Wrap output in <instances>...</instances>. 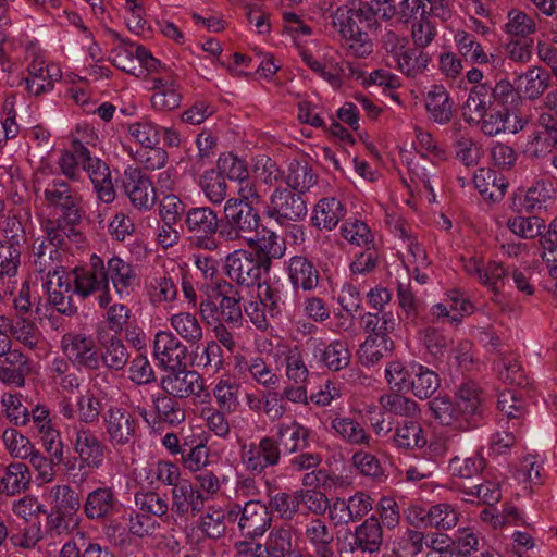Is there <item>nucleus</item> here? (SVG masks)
<instances>
[{
	"instance_id": "f257e3e1",
	"label": "nucleus",
	"mask_w": 557,
	"mask_h": 557,
	"mask_svg": "<svg viewBox=\"0 0 557 557\" xmlns=\"http://www.w3.org/2000/svg\"><path fill=\"white\" fill-rule=\"evenodd\" d=\"M487 395L473 380L456 386L454 399L438 395L428 403L432 417L442 425L468 432L479 428L486 412Z\"/></svg>"
},
{
	"instance_id": "f03ea898",
	"label": "nucleus",
	"mask_w": 557,
	"mask_h": 557,
	"mask_svg": "<svg viewBox=\"0 0 557 557\" xmlns=\"http://www.w3.org/2000/svg\"><path fill=\"white\" fill-rule=\"evenodd\" d=\"M49 175L47 169H38L34 174V189L36 193L42 189L45 206L59 213L54 219H47L42 227L55 226L61 232L70 233L74 238H81L83 234L77 230L82 221V195L65 180L57 176L46 182Z\"/></svg>"
},
{
	"instance_id": "7ed1b4c3",
	"label": "nucleus",
	"mask_w": 557,
	"mask_h": 557,
	"mask_svg": "<svg viewBox=\"0 0 557 557\" xmlns=\"http://www.w3.org/2000/svg\"><path fill=\"white\" fill-rule=\"evenodd\" d=\"M331 18L332 26L351 54L364 58L372 52L373 44L363 29V24L369 25L371 21L363 14L359 0H348L332 13Z\"/></svg>"
},
{
	"instance_id": "20e7f679",
	"label": "nucleus",
	"mask_w": 557,
	"mask_h": 557,
	"mask_svg": "<svg viewBox=\"0 0 557 557\" xmlns=\"http://www.w3.org/2000/svg\"><path fill=\"white\" fill-rule=\"evenodd\" d=\"M220 237L225 242H246L252 246L253 235L260 226V215L250 203L230 198L220 219Z\"/></svg>"
},
{
	"instance_id": "39448f33",
	"label": "nucleus",
	"mask_w": 557,
	"mask_h": 557,
	"mask_svg": "<svg viewBox=\"0 0 557 557\" xmlns=\"http://www.w3.org/2000/svg\"><path fill=\"white\" fill-rule=\"evenodd\" d=\"M45 236L37 244H34L32 267L33 271L40 275V280H44L46 274H57L58 270H61L63 265L62 256L63 250L67 246V243H73L76 246H81L85 238H74L70 233L61 232L55 226L44 227Z\"/></svg>"
},
{
	"instance_id": "423d86ee",
	"label": "nucleus",
	"mask_w": 557,
	"mask_h": 557,
	"mask_svg": "<svg viewBox=\"0 0 557 557\" xmlns=\"http://www.w3.org/2000/svg\"><path fill=\"white\" fill-rule=\"evenodd\" d=\"M219 304L210 297L199 302V314L208 325L215 322L227 323L231 329H238L243 324V311L240 306L242 296L239 292L227 281L221 280L215 283Z\"/></svg>"
},
{
	"instance_id": "0eeeda50",
	"label": "nucleus",
	"mask_w": 557,
	"mask_h": 557,
	"mask_svg": "<svg viewBox=\"0 0 557 557\" xmlns=\"http://www.w3.org/2000/svg\"><path fill=\"white\" fill-rule=\"evenodd\" d=\"M70 275L73 282V294L79 298L87 299L100 292L97 296L98 306L107 308L111 302L110 288H107L104 262L99 256L94 253L86 265L75 267L71 270Z\"/></svg>"
},
{
	"instance_id": "6e6552de",
	"label": "nucleus",
	"mask_w": 557,
	"mask_h": 557,
	"mask_svg": "<svg viewBox=\"0 0 557 557\" xmlns=\"http://www.w3.org/2000/svg\"><path fill=\"white\" fill-rule=\"evenodd\" d=\"M184 227L188 239L198 248L214 250L218 243L215 234L220 235L221 221L218 213L210 207H193L184 218Z\"/></svg>"
},
{
	"instance_id": "1a4fd4ad",
	"label": "nucleus",
	"mask_w": 557,
	"mask_h": 557,
	"mask_svg": "<svg viewBox=\"0 0 557 557\" xmlns=\"http://www.w3.org/2000/svg\"><path fill=\"white\" fill-rule=\"evenodd\" d=\"M108 442L114 448L135 443L139 435L138 419L125 408L110 406L102 416Z\"/></svg>"
},
{
	"instance_id": "9d476101",
	"label": "nucleus",
	"mask_w": 557,
	"mask_h": 557,
	"mask_svg": "<svg viewBox=\"0 0 557 557\" xmlns=\"http://www.w3.org/2000/svg\"><path fill=\"white\" fill-rule=\"evenodd\" d=\"M280 443L273 436H263L259 442L244 444L240 448V460L245 469L255 475L267 468L275 467L281 460Z\"/></svg>"
},
{
	"instance_id": "9b49d317",
	"label": "nucleus",
	"mask_w": 557,
	"mask_h": 557,
	"mask_svg": "<svg viewBox=\"0 0 557 557\" xmlns=\"http://www.w3.org/2000/svg\"><path fill=\"white\" fill-rule=\"evenodd\" d=\"M160 379V387L163 393L176 398H201L205 392V382L195 370L185 367H172Z\"/></svg>"
},
{
	"instance_id": "f8f14e48",
	"label": "nucleus",
	"mask_w": 557,
	"mask_h": 557,
	"mask_svg": "<svg viewBox=\"0 0 557 557\" xmlns=\"http://www.w3.org/2000/svg\"><path fill=\"white\" fill-rule=\"evenodd\" d=\"M72 443L78 457L79 469L94 471L103 466L108 447L95 431L85 425H75Z\"/></svg>"
},
{
	"instance_id": "ddd939ff",
	"label": "nucleus",
	"mask_w": 557,
	"mask_h": 557,
	"mask_svg": "<svg viewBox=\"0 0 557 557\" xmlns=\"http://www.w3.org/2000/svg\"><path fill=\"white\" fill-rule=\"evenodd\" d=\"M301 195L287 188H276L270 197L267 215L281 225L304 220L308 209Z\"/></svg>"
},
{
	"instance_id": "4468645a",
	"label": "nucleus",
	"mask_w": 557,
	"mask_h": 557,
	"mask_svg": "<svg viewBox=\"0 0 557 557\" xmlns=\"http://www.w3.org/2000/svg\"><path fill=\"white\" fill-rule=\"evenodd\" d=\"M61 347L67 359L78 369L99 370V350L94 338L85 333H66Z\"/></svg>"
},
{
	"instance_id": "2eb2a0df",
	"label": "nucleus",
	"mask_w": 557,
	"mask_h": 557,
	"mask_svg": "<svg viewBox=\"0 0 557 557\" xmlns=\"http://www.w3.org/2000/svg\"><path fill=\"white\" fill-rule=\"evenodd\" d=\"M228 515L238 520L240 534L251 540L262 536L272 522L268 507L259 500H248L243 507L236 505Z\"/></svg>"
},
{
	"instance_id": "dca6fc26",
	"label": "nucleus",
	"mask_w": 557,
	"mask_h": 557,
	"mask_svg": "<svg viewBox=\"0 0 557 557\" xmlns=\"http://www.w3.org/2000/svg\"><path fill=\"white\" fill-rule=\"evenodd\" d=\"M58 409L64 419L76 420L79 422L78 425L86 426L99 421L103 406L101 399L92 391L87 389L77 396L75 403L70 397H62L58 403Z\"/></svg>"
},
{
	"instance_id": "f3484780",
	"label": "nucleus",
	"mask_w": 557,
	"mask_h": 557,
	"mask_svg": "<svg viewBox=\"0 0 557 557\" xmlns=\"http://www.w3.org/2000/svg\"><path fill=\"white\" fill-rule=\"evenodd\" d=\"M120 500L113 486H98L87 493L83 502V511L90 521H107L113 518L120 510Z\"/></svg>"
},
{
	"instance_id": "a211bd4d",
	"label": "nucleus",
	"mask_w": 557,
	"mask_h": 557,
	"mask_svg": "<svg viewBox=\"0 0 557 557\" xmlns=\"http://www.w3.org/2000/svg\"><path fill=\"white\" fill-rule=\"evenodd\" d=\"M373 508V499L363 492H357L348 498L336 497L332 500L329 519L335 527L347 525L361 520Z\"/></svg>"
},
{
	"instance_id": "6ab92c4d",
	"label": "nucleus",
	"mask_w": 557,
	"mask_h": 557,
	"mask_svg": "<svg viewBox=\"0 0 557 557\" xmlns=\"http://www.w3.org/2000/svg\"><path fill=\"white\" fill-rule=\"evenodd\" d=\"M227 276L239 285L251 286L259 282L264 264L253 252L238 249L226 257Z\"/></svg>"
},
{
	"instance_id": "aec40b11",
	"label": "nucleus",
	"mask_w": 557,
	"mask_h": 557,
	"mask_svg": "<svg viewBox=\"0 0 557 557\" xmlns=\"http://www.w3.org/2000/svg\"><path fill=\"white\" fill-rule=\"evenodd\" d=\"M122 186L132 205L141 210L153 207L157 196L152 181L139 168L124 170Z\"/></svg>"
},
{
	"instance_id": "412c9836",
	"label": "nucleus",
	"mask_w": 557,
	"mask_h": 557,
	"mask_svg": "<svg viewBox=\"0 0 557 557\" xmlns=\"http://www.w3.org/2000/svg\"><path fill=\"white\" fill-rule=\"evenodd\" d=\"M304 541L311 546L317 557H336L334 550V531L326 521L320 517H312L304 524Z\"/></svg>"
},
{
	"instance_id": "4be33fe9",
	"label": "nucleus",
	"mask_w": 557,
	"mask_h": 557,
	"mask_svg": "<svg viewBox=\"0 0 557 557\" xmlns=\"http://www.w3.org/2000/svg\"><path fill=\"white\" fill-rule=\"evenodd\" d=\"M107 288L112 283L115 294L120 298L128 297L135 288L137 274L132 263L120 257H112L104 264Z\"/></svg>"
},
{
	"instance_id": "5701e85b",
	"label": "nucleus",
	"mask_w": 557,
	"mask_h": 557,
	"mask_svg": "<svg viewBox=\"0 0 557 557\" xmlns=\"http://www.w3.org/2000/svg\"><path fill=\"white\" fill-rule=\"evenodd\" d=\"M383 545V528L379 519L371 516L355 528L352 541L349 543L350 552L362 554H376Z\"/></svg>"
},
{
	"instance_id": "b1692460",
	"label": "nucleus",
	"mask_w": 557,
	"mask_h": 557,
	"mask_svg": "<svg viewBox=\"0 0 557 557\" xmlns=\"http://www.w3.org/2000/svg\"><path fill=\"white\" fill-rule=\"evenodd\" d=\"M171 509L178 517L193 516L202 511L205 500L207 499L201 491L193 485L188 480H182L180 484L171 491Z\"/></svg>"
},
{
	"instance_id": "393cba45",
	"label": "nucleus",
	"mask_w": 557,
	"mask_h": 557,
	"mask_svg": "<svg viewBox=\"0 0 557 557\" xmlns=\"http://www.w3.org/2000/svg\"><path fill=\"white\" fill-rule=\"evenodd\" d=\"M153 355L164 369L180 367L186 358V346L172 333L160 331L154 336Z\"/></svg>"
},
{
	"instance_id": "a878e982",
	"label": "nucleus",
	"mask_w": 557,
	"mask_h": 557,
	"mask_svg": "<svg viewBox=\"0 0 557 557\" xmlns=\"http://www.w3.org/2000/svg\"><path fill=\"white\" fill-rule=\"evenodd\" d=\"M32 372L30 359L16 349H9L0 358V382L5 385L21 388L25 379Z\"/></svg>"
},
{
	"instance_id": "bb28decb",
	"label": "nucleus",
	"mask_w": 557,
	"mask_h": 557,
	"mask_svg": "<svg viewBox=\"0 0 557 557\" xmlns=\"http://www.w3.org/2000/svg\"><path fill=\"white\" fill-rule=\"evenodd\" d=\"M308 344L312 346L313 357L331 371L345 369L350 362V351L344 341L335 339L325 345L320 339H311Z\"/></svg>"
},
{
	"instance_id": "cd10ccee",
	"label": "nucleus",
	"mask_w": 557,
	"mask_h": 557,
	"mask_svg": "<svg viewBox=\"0 0 557 557\" xmlns=\"http://www.w3.org/2000/svg\"><path fill=\"white\" fill-rule=\"evenodd\" d=\"M288 278L295 289L311 292L318 287L320 272L314 263L305 256H294L288 260Z\"/></svg>"
},
{
	"instance_id": "c85d7f7f",
	"label": "nucleus",
	"mask_w": 557,
	"mask_h": 557,
	"mask_svg": "<svg viewBox=\"0 0 557 557\" xmlns=\"http://www.w3.org/2000/svg\"><path fill=\"white\" fill-rule=\"evenodd\" d=\"M98 342L101 347L99 368L103 364L111 371L123 370L129 360V354L122 338L116 335L99 334Z\"/></svg>"
},
{
	"instance_id": "c756f323",
	"label": "nucleus",
	"mask_w": 557,
	"mask_h": 557,
	"mask_svg": "<svg viewBox=\"0 0 557 557\" xmlns=\"http://www.w3.org/2000/svg\"><path fill=\"white\" fill-rule=\"evenodd\" d=\"M391 440L399 449H418L428 444L425 431L416 418L398 421Z\"/></svg>"
},
{
	"instance_id": "7c9ffc66",
	"label": "nucleus",
	"mask_w": 557,
	"mask_h": 557,
	"mask_svg": "<svg viewBox=\"0 0 557 557\" xmlns=\"http://www.w3.org/2000/svg\"><path fill=\"white\" fill-rule=\"evenodd\" d=\"M32 475L28 467L23 462L3 465L0 474V494L12 497L29 488Z\"/></svg>"
},
{
	"instance_id": "2f4dec72",
	"label": "nucleus",
	"mask_w": 557,
	"mask_h": 557,
	"mask_svg": "<svg viewBox=\"0 0 557 557\" xmlns=\"http://www.w3.org/2000/svg\"><path fill=\"white\" fill-rule=\"evenodd\" d=\"M548 185L539 181L527 190L520 189L512 196L511 209L516 213H533L541 210L550 198Z\"/></svg>"
},
{
	"instance_id": "473e14b6",
	"label": "nucleus",
	"mask_w": 557,
	"mask_h": 557,
	"mask_svg": "<svg viewBox=\"0 0 557 557\" xmlns=\"http://www.w3.org/2000/svg\"><path fill=\"white\" fill-rule=\"evenodd\" d=\"M493 107L488 94V83L474 85L470 88L468 98L461 107L462 117L471 126L478 125L482 114Z\"/></svg>"
},
{
	"instance_id": "72a5a7b5",
	"label": "nucleus",
	"mask_w": 557,
	"mask_h": 557,
	"mask_svg": "<svg viewBox=\"0 0 557 557\" xmlns=\"http://www.w3.org/2000/svg\"><path fill=\"white\" fill-rule=\"evenodd\" d=\"M253 255L264 264V271H269L272 260L281 259L286 251L285 240L274 231L263 228L260 237L253 235Z\"/></svg>"
},
{
	"instance_id": "f704fd0d",
	"label": "nucleus",
	"mask_w": 557,
	"mask_h": 557,
	"mask_svg": "<svg viewBox=\"0 0 557 557\" xmlns=\"http://www.w3.org/2000/svg\"><path fill=\"white\" fill-rule=\"evenodd\" d=\"M454 41L458 52L466 61L479 65L492 64L493 66H496L498 64L497 57L493 53L485 52L482 45L473 34L466 30H457L454 36Z\"/></svg>"
},
{
	"instance_id": "c9c22d12",
	"label": "nucleus",
	"mask_w": 557,
	"mask_h": 557,
	"mask_svg": "<svg viewBox=\"0 0 557 557\" xmlns=\"http://www.w3.org/2000/svg\"><path fill=\"white\" fill-rule=\"evenodd\" d=\"M257 549L264 557H285L292 553L295 541L290 528L274 527L270 530L264 543H256Z\"/></svg>"
},
{
	"instance_id": "e433bc0d",
	"label": "nucleus",
	"mask_w": 557,
	"mask_h": 557,
	"mask_svg": "<svg viewBox=\"0 0 557 557\" xmlns=\"http://www.w3.org/2000/svg\"><path fill=\"white\" fill-rule=\"evenodd\" d=\"M346 214L344 205L334 197L320 199L313 208L311 221L318 228L332 231Z\"/></svg>"
},
{
	"instance_id": "4c0bfd02",
	"label": "nucleus",
	"mask_w": 557,
	"mask_h": 557,
	"mask_svg": "<svg viewBox=\"0 0 557 557\" xmlns=\"http://www.w3.org/2000/svg\"><path fill=\"white\" fill-rule=\"evenodd\" d=\"M454 103L448 91L442 85H433L425 97V108L430 117L438 123L446 124L453 117Z\"/></svg>"
},
{
	"instance_id": "58836bf2",
	"label": "nucleus",
	"mask_w": 557,
	"mask_h": 557,
	"mask_svg": "<svg viewBox=\"0 0 557 557\" xmlns=\"http://www.w3.org/2000/svg\"><path fill=\"white\" fill-rule=\"evenodd\" d=\"M275 435V440L286 453L295 454L309 447L310 431L296 421L288 424L280 423Z\"/></svg>"
},
{
	"instance_id": "ea45409f",
	"label": "nucleus",
	"mask_w": 557,
	"mask_h": 557,
	"mask_svg": "<svg viewBox=\"0 0 557 557\" xmlns=\"http://www.w3.org/2000/svg\"><path fill=\"white\" fill-rule=\"evenodd\" d=\"M473 184L484 199L493 202L499 201L507 188V183L502 174L484 168L475 172Z\"/></svg>"
},
{
	"instance_id": "a19ab883",
	"label": "nucleus",
	"mask_w": 557,
	"mask_h": 557,
	"mask_svg": "<svg viewBox=\"0 0 557 557\" xmlns=\"http://www.w3.org/2000/svg\"><path fill=\"white\" fill-rule=\"evenodd\" d=\"M431 62V55L419 47H407L391 65L407 77H417L423 74Z\"/></svg>"
},
{
	"instance_id": "79ce46f5",
	"label": "nucleus",
	"mask_w": 557,
	"mask_h": 557,
	"mask_svg": "<svg viewBox=\"0 0 557 557\" xmlns=\"http://www.w3.org/2000/svg\"><path fill=\"white\" fill-rule=\"evenodd\" d=\"M330 426L335 435L350 445L371 444V436L361 423L350 417L335 416L331 419Z\"/></svg>"
},
{
	"instance_id": "37998d69",
	"label": "nucleus",
	"mask_w": 557,
	"mask_h": 557,
	"mask_svg": "<svg viewBox=\"0 0 557 557\" xmlns=\"http://www.w3.org/2000/svg\"><path fill=\"white\" fill-rule=\"evenodd\" d=\"M360 322L363 331L368 334L367 337L391 338V333L394 332L396 320L392 311L381 312H367L361 315Z\"/></svg>"
},
{
	"instance_id": "c03bdc74",
	"label": "nucleus",
	"mask_w": 557,
	"mask_h": 557,
	"mask_svg": "<svg viewBox=\"0 0 557 557\" xmlns=\"http://www.w3.org/2000/svg\"><path fill=\"white\" fill-rule=\"evenodd\" d=\"M411 371H413V379H411L409 387L413 395L420 399L430 398L441 385L438 374L416 362L411 363Z\"/></svg>"
},
{
	"instance_id": "a18cd8bd",
	"label": "nucleus",
	"mask_w": 557,
	"mask_h": 557,
	"mask_svg": "<svg viewBox=\"0 0 557 557\" xmlns=\"http://www.w3.org/2000/svg\"><path fill=\"white\" fill-rule=\"evenodd\" d=\"M379 404L384 413H391L404 419L417 418L420 413L416 400L399 393H386L379 398Z\"/></svg>"
},
{
	"instance_id": "49530a36",
	"label": "nucleus",
	"mask_w": 557,
	"mask_h": 557,
	"mask_svg": "<svg viewBox=\"0 0 557 557\" xmlns=\"http://www.w3.org/2000/svg\"><path fill=\"white\" fill-rule=\"evenodd\" d=\"M317 174L308 162L292 161L284 181L297 194H305L317 183Z\"/></svg>"
},
{
	"instance_id": "de8ad7c7",
	"label": "nucleus",
	"mask_w": 557,
	"mask_h": 557,
	"mask_svg": "<svg viewBox=\"0 0 557 557\" xmlns=\"http://www.w3.org/2000/svg\"><path fill=\"white\" fill-rule=\"evenodd\" d=\"M549 74L542 67L529 69L518 76L516 84L518 89L529 99H537L549 86Z\"/></svg>"
},
{
	"instance_id": "09e8293b",
	"label": "nucleus",
	"mask_w": 557,
	"mask_h": 557,
	"mask_svg": "<svg viewBox=\"0 0 557 557\" xmlns=\"http://www.w3.org/2000/svg\"><path fill=\"white\" fill-rule=\"evenodd\" d=\"M395 348L392 338H372L366 337L364 342L360 345L358 357L360 362L366 367H371L380 362L383 358L392 355Z\"/></svg>"
},
{
	"instance_id": "8fccbe9b",
	"label": "nucleus",
	"mask_w": 557,
	"mask_h": 557,
	"mask_svg": "<svg viewBox=\"0 0 557 557\" xmlns=\"http://www.w3.org/2000/svg\"><path fill=\"white\" fill-rule=\"evenodd\" d=\"M49 498L52 509L67 513L72 517H79L78 510L83 505L79 494L70 485H54L50 488Z\"/></svg>"
},
{
	"instance_id": "3c124183",
	"label": "nucleus",
	"mask_w": 557,
	"mask_h": 557,
	"mask_svg": "<svg viewBox=\"0 0 557 557\" xmlns=\"http://www.w3.org/2000/svg\"><path fill=\"white\" fill-rule=\"evenodd\" d=\"M152 401L158 418L162 422L176 426L185 421V410L176 398L164 393L153 395Z\"/></svg>"
},
{
	"instance_id": "603ef678",
	"label": "nucleus",
	"mask_w": 557,
	"mask_h": 557,
	"mask_svg": "<svg viewBox=\"0 0 557 557\" xmlns=\"http://www.w3.org/2000/svg\"><path fill=\"white\" fill-rule=\"evenodd\" d=\"M135 506L139 511L159 518H168L169 502L166 495L153 491H137L134 495Z\"/></svg>"
},
{
	"instance_id": "864d4df0",
	"label": "nucleus",
	"mask_w": 557,
	"mask_h": 557,
	"mask_svg": "<svg viewBox=\"0 0 557 557\" xmlns=\"http://www.w3.org/2000/svg\"><path fill=\"white\" fill-rule=\"evenodd\" d=\"M199 186L212 205H221L227 197L225 177L214 169L203 172L200 176Z\"/></svg>"
},
{
	"instance_id": "5fc2aeb1",
	"label": "nucleus",
	"mask_w": 557,
	"mask_h": 557,
	"mask_svg": "<svg viewBox=\"0 0 557 557\" xmlns=\"http://www.w3.org/2000/svg\"><path fill=\"white\" fill-rule=\"evenodd\" d=\"M380 45L384 51L386 64L391 66L409 46V40L404 34L398 33L392 25H388L381 29Z\"/></svg>"
},
{
	"instance_id": "6e6d98bb",
	"label": "nucleus",
	"mask_w": 557,
	"mask_h": 557,
	"mask_svg": "<svg viewBox=\"0 0 557 557\" xmlns=\"http://www.w3.org/2000/svg\"><path fill=\"white\" fill-rule=\"evenodd\" d=\"M170 324L185 342L190 345L198 343L203 335L202 327L195 314L180 312L170 318Z\"/></svg>"
},
{
	"instance_id": "4d7b16f0",
	"label": "nucleus",
	"mask_w": 557,
	"mask_h": 557,
	"mask_svg": "<svg viewBox=\"0 0 557 557\" xmlns=\"http://www.w3.org/2000/svg\"><path fill=\"white\" fill-rule=\"evenodd\" d=\"M10 331L16 342L32 350L36 349L42 339L36 323L24 317L12 320Z\"/></svg>"
},
{
	"instance_id": "13d9d810",
	"label": "nucleus",
	"mask_w": 557,
	"mask_h": 557,
	"mask_svg": "<svg viewBox=\"0 0 557 557\" xmlns=\"http://www.w3.org/2000/svg\"><path fill=\"white\" fill-rule=\"evenodd\" d=\"M460 519V512L456 506L448 503H438L430 507L429 528L438 531L454 529Z\"/></svg>"
},
{
	"instance_id": "bf43d9fd",
	"label": "nucleus",
	"mask_w": 557,
	"mask_h": 557,
	"mask_svg": "<svg viewBox=\"0 0 557 557\" xmlns=\"http://www.w3.org/2000/svg\"><path fill=\"white\" fill-rule=\"evenodd\" d=\"M485 467L486 460L479 450L473 456L467 458L455 456L448 462L450 474L460 479L474 478L482 473Z\"/></svg>"
},
{
	"instance_id": "052dcab7",
	"label": "nucleus",
	"mask_w": 557,
	"mask_h": 557,
	"mask_svg": "<svg viewBox=\"0 0 557 557\" xmlns=\"http://www.w3.org/2000/svg\"><path fill=\"white\" fill-rule=\"evenodd\" d=\"M143 472L145 473V480L149 485L160 482L175 487V484H180L181 482L178 467L170 461H158L154 465L143 468L140 474Z\"/></svg>"
},
{
	"instance_id": "680f3d73",
	"label": "nucleus",
	"mask_w": 557,
	"mask_h": 557,
	"mask_svg": "<svg viewBox=\"0 0 557 557\" xmlns=\"http://www.w3.org/2000/svg\"><path fill=\"white\" fill-rule=\"evenodd\" d=\"M283 288V284L278 282L258 284V299L267 307V311L271 318L278 315L282 308L286 305Z\"/></svg>"
},
{
	"instance_id": "e2e57ef3",
	"label": "nucleus",
	"mask_w": 557,
	"mask_h": 557,
	"mask_svg": "<svg viewBox=\"0 0 557 557\" xmlns=\"http://www.w3.org/2000/svg\"><path fill=\"white\" fill-rule=\"evenodd\" d=\"M146 289L150 301L154 305L172 301L177 296V287L174 280L165 274L151 277L146 283Z\"/></svg>"
},
{
	"instance_id": "0e129e2a",
	"label": "nucleus",
	"mask_w": 557,
	"mask_h": 557,
	"mask_svg": "<svg viewBox=\"0 0 557 557\" xmlns=\"http://www.w3.org/2000/svg\"><path fill=\"white\" fill-rule=\"evenodd\" d=\"M213 396L219 409L227 413L235 412L239 406V385L230 377H222L213 387Z\"/></svg>"
},
{
	"instance_id": "69168bd1",
	"label": "nucleus",
	"mask_w": 557,
	"mask_h": 557,
	"mask_svg": "<svg viewBox=\"0 0 557 557\" xmlns=\"http://www.w3.org/2000/svg\"><path fill=\"white\" fill-rule=\"evenodd\" d=\"M521 214V213H518ZM507 227L517 236L524 239H532L540 236L545 230L542 219L533 216L516 215L507 221Z\"/></svg>"
},
{
	"instance_id": "338daca9",
	"label": "nucleus",
	"mask_w": 557,
	"mask_h": 557,
	"mask_svg": "<svg viewBox=\"0 0 557 557\" xmlns=\"http://www.w3.org/2000/svg\"><path fill=\"white\" fill-rule=\"evenodd\" d=\"M181 94L173 84L157 79L154 91L151 96V104L156 110L170 111L180 106Z\"/></svg>"
},
{
	"instance_id": "774afa93",
	"label": "nucleus",
	"mask_w": 557,
	"mask_h": 557,
	"mask_svg": "<svg viewBox=\"0 0 557 557\" xmlns=\"http://www.w3.org/2000/svg\"><path fill=\"white\" fill-rule=\"evenodd\" d=\"M136 46L137 45L127 41H122L120 46L111 50L110 61L115 67L138 77L140 73H137L138 61L136 59Z\"/></svg>"
}]
</instances>
